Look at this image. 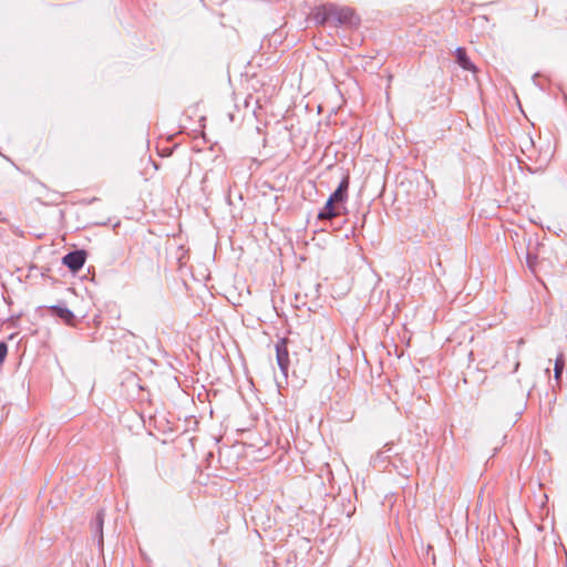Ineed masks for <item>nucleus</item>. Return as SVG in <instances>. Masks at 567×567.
Returning a JSON list of instances; mask_svg holds the SVG:
<instances>
[{"label": "nucleus", "instance_id": "1", "mask_svg": "<svg viewBox=\"0 0 567 567\" xmlns=\"http://www.w3.org/2000/svg\"><path fill=\"white\" fill-rule=\"evenodd\" d=\"M330 17L331 23L334 27L339 25H354L359 23V19L354 16V12L347 7H338L336 4L330 3Z\"/></svg>", "mask_w": 567, "mask_h": 567}, {"label": "nucleus", "instance_id": "2", "mask_svg": "<svg viewBox=\"0 0 567 567\" xmlns=\"http://www.w3.org/2000/svg\"><path fill=\"white\" fill-rule=\"evenodd\" d=\"M287 338H279L275 344L276 360L281 373L287 377L289 370V350Z\"/></svg>", "mask_w": 567, "mask_h": 567}, {"label": "nucleus", "instance_id": "3", "mask_svg": "<svg viewBox=\"0 0 567 567\" xmlns=\"http://www.w3.org/2000/svg\"><path fill=\"white\" fill-rule=\"evenodd\" d=\"M86 256L87 254L85 250L75 249L63 256L62 264L72 272H78L84 266Z\"/></svg>", "mask_w": 567, "mask_h": 567}, {"label": "nucleus", "instance_id": "4", "mask_svg": "<svg viewBox=\"0 0 567 567\" xmlns=\"http://www.w3.org/2000/svg\"><path fill=\"white\" fill-rule=\"evenodd\" d=\"M104 517H105L104 509H100L96 513L95 517L91 522L92 536L94 539H96L97 547L101 551L103 550V543H104V538H103Z\"/></svg>", "mask_w": 567, "mask_h": 567}, {"label": "nucleus", "instance_id": "5", "mask_svg": "<svg viewBox=\"0 0 567 567\" xmlns=\"http://www.w3.org/2000/svg\"><path fill=\"white\" fill-rule=\"evenodd\" d=\"M49 312L51 316L60 318L64 323H66L69 326H74L75 316L65 306H61V305L51 306V307H49Z\"/></svg>", "mask_w": 567, "mask_h": 567}, {"label": "nucleus", "instance_id": "6", "mask_svg": "<svg viewBox=\"0 0 567 567\" xmlns=\"http://www.w3.org/2000/svg\"><path fill=\"white\" fill-rule=\"evenodd\" d=\"M341 214L340 207L337 203L328 200L326 202L324 206L320 209L318 213V219L320 220H331L336 217H338Z\"/></svg>", "mask_w": 567, "mask_h": 567}, {"label": "nucleus", "instance_id": "7", "mask_svg": "<svg viewBox=\"0 0 567 567\" xmlns=\"http://www.w3.org/2000/svg\"><path fill=\"white\" fill-rule=\"evenodd\" d=\"M455 58H456V62L458 63V65L462 69L472 71V72L476 71L475 65L472 63V61L467 56V53L464 48H461V47L456 48Z\"/></svg>", "mask_w": 567, "mask_h": 567}, {"label": "nucleus", "instance_id": "8", "mask_svg": "<svg viewBox=\"0 0 567 567\" xmlns=\"http://www.w3.org/2000/svg\"><path fill=\"white\" fill-rule=\"evenodd\" d=\"M329 8H330V3L319 6L315 9L312 17H313V20L316 21V23L322 25V24H326L327 22H331Z\"/></svg>", "mask_w": 567, "mask_h": 567}, {"label": "nucleus", "instance_id": "9", "mask_svg": "<svg viewBox=\"0 0 567 567\" xmlns=\"http://www.w3.org/2000/svg\"><path fill=\"white\" fill-rule=\"evenodd\" d=\"M565 368V359L564 355L560 353L556 360L554 365V372H555V379L559 380L561 378L563 371Z\"/></svg>", "mask_w": 567, "mask_h": 567}, {"label": "nucleus", "instance_id": "10", "mask_svg": "<svg viewBox=\"0 0 567 567\" xmlns=\"http://www.w3.org/2000/svg\"><path fill=\"white\" fill-rule=\"evenodd\" d=\"M329 199L330 202H334L337 203L338 205H342L347 202L348 199V195H344V194H341L340 192L338 190H334L330 196H329Z\"/></svg>", "mask_w": 567, "mask_h": 567}, {"label": "nucleus", "instance_id": "11", "mask_svg": "<svg viewBox=\"0 0 567 567\" xmlns=\"http://www.w3.org/2000/svg\"><path fill=\"white\" fill-rule=\"evenodd\" d=\"M349 183V175L343 176L336 190L340 192L341 194L348 195Z\"/></svg>", "mask_w": 567, "mask_h": 567}, {"label": "nucleus", "instance_id": "12", "mask_svg": "<svg viewBox=\"0 0 567 567\" xmlns=\"http://www.w3.org/2000/svg\"><path fill=\"white\" fill-rule=\"evenodd\" d=\"M536 262H537V256H536V255H533V254H530V252H527V255H526V264H527V267H528L533 272H535Z\"/></svg>", "mask_w": 567, "mask_h": 567}, {"label": "nucleus", "instance_id": "13", "mask_svg": "<svg viewBox=\"0 0 567 567\" xmlns=\"http://www.w3.org/2000/svg\"><path fill=\"white\" fill-rule=\"evenodd\" d=\"M8 354V344L6 341H0V364H2Z\"/></svg>", "mask_w": 567, "mask_h": 567}, {"label": "nucleus", "instance_id": "14", "mask_svg": "<svg viewBox=\"0 0 567 567\" xmlns=\"http://www.w3.org/2000/svg\"><path fill=\"white\" fill-rule=\"evenodd\" d=\"M391 451V446L390 444H385L383 450L379 453V455H384L385 457H388V453Z\"/></svg>", "mask_w": 567, "mask_h": 567}, {"label": "nucleus", "instance_id": "15", "mask_svg": "<svg viewBox=\"0 0 567 567\" xmlns=\"http://www.w3.org/2000/svg\"><path fill=\"white\" fill-rule=\"evenodd\" d=\"M547 501H548V498H544V499H543V502H542V504H540V506H542V507H545V506H546Z\"/></svg>", "mask_w": 567, "mask_h": 567}]
</instances>
